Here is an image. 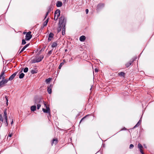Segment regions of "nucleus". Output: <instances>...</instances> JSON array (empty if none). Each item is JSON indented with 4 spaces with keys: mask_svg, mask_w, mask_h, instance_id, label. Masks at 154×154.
Here are the masks:
<instances>
[{
    "mask_svg": "<svg viewBox=\"0 0 154 154\" xmlns=\"http://www.w3.org/2000/svg\"><path fill=\"white\" fill-rule=\"evenodd\" d=\"M66 19L64 16L62 15L61 17L59 18V25H60V28H62V26H64V25L66 24Z\"/></svg>",
    "mask_w": 154,
    "mask_h": 154,
    "instance_id": "obj_1",
    "label": "nucleus"
},
{
    "mask_svg": "<svg viewBox=\"0 0 154 154\" xmlns=\"http://www.w3.org/2000/svg\"><path fill=\"white\" fill-rule=\"evenodd\" d=\"M44 104L45 106V107L46 108V109L44 108H43L42 109V111L44 113H48L49 116L51 117V115L50 113V110L49 107V106H47L44 102Z\"/></svg>",
    "mask_w": 154,
    "mask_h": 154,
    "instance_id": "obj_2",
    "label": "nucleus"
},
{
    "mask_svg": "<svg viewBox=\"0 0 154 154\" xmlns=\"http://www.w3.org/2000/svg\"><path fill=\"white\" fill-rule=\"evenodd\" d=\"M43 102V100L40 98L35 97L34 99V103L35 104H41Z\"/></svg>",
    "mask_w": 154,
    "mask_h": 154,
    "instance_id": "obj_3",
    "label": "nucleus"
},
{
    "mask_svg": "<svg viewBox=\"0 0 154 154\" xmlns=\"http://www.w3.org/2000/svg\"><path fill=\"white\" fill-rule=\"evenodd\" d=\"M60 11L59 9H57L55 12L54 13V20H57L58 19L59 16H60Z\"/></svg>",
    "mask_w": 154,
    "mask_h": 154,
    "instance_id": "obj_4",
    "label": "nucleus"
},
{
    "mask_svg": "<svg viewBox=\"0 0 154 154\" xmlns=\"http://www.w3.org/2000/svg\"><path fill=\"white\" fill-rule=\"evenodd\" d=\"M44 56L43 55L40 56L39 57L36 58L33 60V63L39 62L41 61L43 58Z\"/></svg>",
    "mask_w": 154,
    "mask_h": 154,
    "instance_id": "obj_5",
    "label": "nucleus"
},
{
    "mask_svg": "<svg viewBox=\"0 0 154 154\" xmlns=\"http://www.w3.org/2000/svg\"><path fill=\"white\" fill-rule=\"evenodd\" d=\"M31 33V31H29L26 33L25 36V40L29 41L32 38V35Z\"/></svg>",
    "mask_w": 154,
    "mask_h": 154,
    "instance_id": "obj_6",
    "label": "nucleus"
},
{
    "mask_svg": "<svg viewBox=\"0 0 154 154\" xmlns=\"http://www.w3.org/2000/svg\"><path fill=\"white\" fill-rule=\"evenodd\" d=\"M104 6L103 4L100 3L97 6V10L98 11L100 9L103 8Z\"/></svg>",
    "mask_w": 154,
    "mask_h": 154,
    "instance_id": "obj_7",
    "label": "nucleus"
},
{
    "mask_svg": "<svg viewBox=\"0 0 154 154\" xmlns=\"http://www.w3.org/2000/svg\"><path fill=\"white\" fill-rule=\"evenodd\" d=\"M17 72H16L13 73L12 75H11L9 78L8 79L9 80H12L15 77V76L17 75Z\"/></svg>",
    "mask_w": 154,
    "mask_h": 154,
    "instance_id": "obj_8",
    "label": "nucleus"
},
{
    "mask_svg": "<svg viewBox=\"0 0 154 154\" xmlns=\"http://www.w3.org/2000/svg\"><path fill=\"white\" fill-rule=\"evenodd\" d=\"M134 61V59H132L131 60H130L129 62L125 64V66L126 67H128L129 66H130L132 63Z\"/></svg>",
    "mask_w": 154,
    "mask_h": 154,
    "instance_id": "obj_9",
    "label": "nucleus"
},
{
    "mask_svg": "<svg viewBox=\"0 0 154 154\" xmlns=\"http://www.w3.org/2000/svg\"><path fill=\"white\" fill-rule=\"evenodd\" d=\"M54 35L53 33L51 32L50 33L48 36V42H50L51 41V38H52L53 37Z\"/></svg>",
    "mask_w": 154,
    "mask_h": 154,
    "instance_id": "obj_10",
    "label": "nucleus"
},
{
    "mask_svg": "<svg viewBox=\"0 0 154 154\" xmlns=\"http://www.w3.org/2000/svg\"><path fill=\"white\" fill-rule=\"evenodd\" d=\"M62 5V3L60 1H57L56 3V6L57 7H61Z\"/></svg>",
    "mask_w": 154,
    "mask_h": 154,
    "instance_id": "obj_11",
    "label": "nucleus"
},
{
    "mask_svg": "<svg viewBox=\"0 0 154 154\" xmlns=\"http://www.w3.org/2000/svg\"><path fill=\"white\" fill-rule=\"evenodd\" d=\"M65 26L64 25V26H62V35H64L65 34Z\"/></svg>",
    "mask_w": 154,
    "mask_h": 154,
    "instance_id": "obj_12",
    "label": "nucleus"
},
{
    "mask_svg": "<svg viewBox=\"0 0 154 154\" xmlns=\"http://www.w3.org/2000/svg\"><path fill=\"white\" fill-rule=\"evenodd\" d=\"M3 117L5 119L7 118V109H5L4 112Z\"/></svg>",
    "mask_w": 154,
    "mask_h": 154,
    "instance_id": "obj_13",
    "label": "nucleus"
},
{
    "mask_svg": "<svg viewBox=\"0 0 154 154\" xmlns=\"http://www.w3.org/2000/svg\"><path fill=\"white\" fill-rule=\"evenodd\" d=\"M51 85H50V86L48 87L47 91L49 94H51V93L52 91L51 88Z\"/></svg>",
    "mask_w": 154,
    "mask_h": 154,
    "instance_id": "obj_14",
    "label": "nucleus"
},
{
    "mask_svg": "<svg viewBox=\"0 0 154 154\" xmlns=\"http://www.w3.org/2000/svg\"><path fill=\"white\" fill-rule=\"evenodd\" d=\"M85 39V37L84 35L81 36L79 38V40L81 42H83Z\"/></svg>",
    "mask_w": 154,
    "mask_h": 154,
    "instance_id": "obj_15",
    "label": "nucleus"
},
{
    "mask_svg": "<svg viewBox=\"0 0 154 154\" xmlns=\"http://www.w3.org/2000/svg\"><path fill=\"white\" fill-rule=\"evenodd\" d=\"M5 70H4V71L3 70L1 74L0 75V79H1L3 77H5V75H4V74H5Z\"/></svg>",
    "mask_w": 154,
    "mask_h": 154,
    "instance_id": "obj_16",
    "label": "nucleus"
},
{
    "mask_svg": "<svg viewBox=\"0 0 154 154\" xmlns=\"http://www.w3.org/2000/svg\"><path fill=\"white\" fill-rule=\"evenodd\" d=\"M65 62H66L65 60H63V62L62 63H60V65L59 66L58 68L59 69H60L61 68L62 66L64 64V63Z\"/></svg>",
    "mask_w": 154,
    "mask_h": 154,
    "instance_id": "obj_17",
    "label": "nucleus"
},
{
    "mask_svg": "<svg viewBox=\"0 0 154 154\" xmlns=\"http://www.w3.org/2000/svg\"><path fill=\"white\" fill-rule=\"evenodd\" d=\"M36 107L35 105L32 106L31 107V110L34 111L36 110Z\"/></svg>",
    "mask_w": 154,
    "mask_h": 154,
    "instance_id": "obj_18",
    "label": "nucleus"
},
{
    "mask_svg": "<svg viewBox=\"0 0 154 154\" xmlns=\"http://www.w3.org/2000/svg\"><path fill=\"white\" fill-rule=\"evenodd\" d=\"M57 143V139H54L53 140L52 142L51 143L52 145H53V144H54V145H56Z\"/></svg>",
    "mask_w": 154,
    "mask_h": 154,
    "instance_id": "obj_19",
    "label": "nucleus"
},
{
    "mask_svg": "<svg viewBox=\"0 0 154 154\" xmlns=\"http://www.w3.org/2000/svg\"><path fill=\"white\" fill-rule=\"evenodd\" d=\"M57 43L56 42H54L52 43L51 46L52 48H54L56 47L57 46Z\"/></svg>",
    "mask_w": 154,
    "mask_h": 154,
    "instance_id": "obj_20",
    "label": "nucleus"
},
{
    "mask_svg": "<svg viewBox=\"0 0 154 154\" xmlns=\"http://www.w3.org/2000/svg\"><path fill=\"white\" fill-rule=\"evenodd\" d=\"M119 75L121 76L124 77L125 73L123 72H121L118 73Z\"/></svg>",
    "mask_w": 154,
    "mask_h": 154,
    "instance_id": "obj_21",
    "label": "nucleus"
},
{
    "mask_svg": "<svg viewBox=\"0 0 154 154\" xmlns=\"http://www.w3.org/2000/svg\"><path fill=\"white\" fill-rule=\"evenodd\" d=\"M5 77H3L2 78V81H3V82H4V83L5 84L8 82V80H7V79H5Z\"/></svg>",
    "mask_w": 154,
    "mask_h": 154,
    "instance_id": "obj_22",
    "label": "nucleus"
},
{
    "mask_svg": "<svg viewBox=\"0 0 154 154\" xmlns=\"http://www.w3.org/2000/svg\"><path fill=\"white\" fill-rule=\"evenodd\" d=\"M24 75L25 74L23 73H21L19 75V78L20 79H23L24 77Z\"/></svg>",
    "mask_w": 154,
    "mask_h": 154,
    "instance_id": "obj_23",
    "label": "nucleus"
},
{
    "mask_svg": "<svg viewBox=\"0 0 154 154\" xmlns=\"http://www.w3.org/2000/svg\"><path fill=\"white\" fill-rule=\"evenodd\" d=\"M37 72V71L36 70H32L31 71V73L32 74L36 73Z\"/></svg>",
    "mask_w": 154,
    "mask_h": 154,
    "instance_id": "obj_24",
    "label": "nucleus"
},
{
    "mask_svg": "<svg viewBox=\"0 0 154 154\" xmlns=\"http://www.w3.org/2000/svg\"><path fill=\"white\" fill-rule=\"evenodd\" d=\"M51 79L50 78H49L46 79L45 80L46 83L48 84V83L51 81Z\"/></svg>",
    "mask_w": 154,
    "mask_h": 154,
    "instance_id": "obj_25",
    "label": "nucleus"
},
{
    "mask_svg": "<svg viewBox=\"0 0 154 154\" xmlns=\"http://www.w3.org/2000/svg\"><path fill=\"white\" fill-rule=\"evenodd\" d=\"M28 70V68L27 67H25L24 70H23V72H27Z\"/></svg>",
    "mask_w": 154,
    "mask_h": 154,
    "instance_id": "obj_26",
    "label": "nucleus"
},
{
    "mask_svg": "<svg viewBox=\"0 0 154 154\" xmlns=\"http://www.w3.org/2000/svg\"><path fill=\"white\" fill-rule=\"evenodd\" d=\"M138 147L140 149H141L142 148H143L142 146L141 145V144L140 143L138 144Z\"/></svg>",
    "mask_w": 154,
    "mask_h": 154,
    "instance_id": "obj_27",
    "label": "nucleus"
},
{
    "mask_svg": "<svg viewBox=\"0 0 154 154\" xmlns=\"http://www.w3.org/2000/svg\"><path fill=\"white\" fill-rule=\"evenodd\" d=\"M3 81L2 80L1 81H0V87H2V85L5 84Z\"/></svg>",
    "mask_w": 154,
    "mask_h": 154,
    "instance_id": "obj_28",
    "label": "nucleus"
},
{
    "mask_svg": "<svg viewBox=\"0 0 154 154\" xmlns=\"http://www.w3.org/2000/svg\"><path fill=\"white\" fill-rule=\"evenodd\" d=\"M0 121L2 122L3 121V119L2 115L0 114Z\"/></svg>",
    "mask_w": 154,
    "mask_h": 154,
    "instance_id": "obj_29",
    "label": "nucleus"
},
{
    "mask_svg": "<svg viewBox=\"0 0 154 154\" xmlns=\"http://www.w3.org/2000/svg\"><path fill=\"white\" fill-rule=\"evenodd\" d=\"M52 51L53 49L48 51L47 54H48V56L50 55L52 53Z\"/></svg>",
    "mask_w": 154,
    "mask_h": 154,
    "instance_id": "obj_30",
    "label": "nucleus"
},
{
    "mask_svg": "<svg viewBox=\"0 0 154 154\" xmlns=\"http://www.w3.org/2000/svg\"><path fill=\"white\" fill-rule=\"evenodd\" d=\"M26 42L24 39H23L22 40V44L23 45H25L26 44Z\"/></svg>",
    "mask_w": 154,
    "mask_h": 154,
    "instance_id": "obj_31",
    "label": "nucleus"
},
{
    "mask_svg": "<svg viewBox=\"0 0 154 154\" xmlns=\"http://www.w3.org/2000/svg\"><path fill=\"white\" fill-rule=\"evenodd\" d=\"M37 105V109H38L40 107H41V104H38Z\"/></svg>",
    "mask_w": 154,
    "mask_h": 154,
    "instance_id": "obj_32",
    "label": "nucleus"
},
{
    "mask_svg": "<svg viewBox=\"0 0 154 154\" xmlns=\"http://www.w3.org/2000/svg\"><path fill=\"white\" fill-rule=\"evenodd\" d=\"M140 125V124H139V122H137L136 125L133 128H134L136 127H138Z\"/></svg>",
    "mask_w": 154,
    "mask_h": 154,
    "instance_id": "obj_33",
    "label": "nucleus"
},
{
    "mask_svg": "<svg viewBox=\"0 0 154 154\" xmlns=\"http://www.w3.org/2000/svg\"><path fill=\"white\" fill-rule=\"evenodd\" d=\"M88 115H87L85 116V117H83L82 118L80 122V123H81V122H82L83 120L84 119L86 118V117Z\"/></svg>",
    "mask_w": 154,
    "mask_h": 154,
    "instance_id": "obj_34",
    "label": "nucleus"
},
{
    "mask_svg": "<svg viewBox=\"0 0 154 154\" xmlns=\"http://www.w3.org/2000/svg\"><path fill=\"white\" fill-rule=\"evenodd\" d=\"M134 147V145L132 144H131L130 145L129 148L132 149V148H133Z\"/></svg>",
    "mask_w": 154,
    "mask_h": 154,
    "instance_id": "obj_35",
    "label": "nucleus"
},
{
    "mask_svg": "<svg viewBox=\"0 0 154 154\" xmlns=\"http://www.w3.org/2000/svg\"><path fill=\"white\" fill-rule=\"evenodd\" d=\"M48 23L45 21L44 23L43 26H46L47 25Z\"/></svg>",
    "mask_w": 154,
    "mask_h": 154,
    "instance_id": "obj_36",
    "label": "nucleus"
},
{
    "mask_svg": "<svg viewBox=\"0 0 154 154\" xmlns=\"http://www.w3.org/2000/svg\"><path fill=\"white\" fill-rule=\"evenodd\" d=\"M5 98L6 100L7 101V104L8 105V97L7 96H5Z\"/></svg>",
    "mask_w": 154,
    "mask_h": 154,
    "instance_id": "obj_37",
    "label": "nucleus"
},
{
    "mask_svg": "<svg viewBox=\"0 0 154 154\" xmlns=\"http://www.w3.org/2000/svg\"><path fill=\"white\" fill-rule=\"evenodd\" d=\"M29 45V44H26V45H25L24 47L26 48H27Z\"/></svg>",
    "mask_w": 154,
    "mask_h": 154,
    "instance_id": "obj_38",
    "label": "nucleus"
},
{
    "mask_svg": "<svg viewBox=\"0 0 154 154\" xmlns=\"http://www.w3.org/2000/svg\"><path fill=\"white\" fill-rule=\"evenodd\" d=\"M98 70L97 68H96L95 69H94V72H98Z\"/></svg>",
    "mask_w": 154,
    "mask_h": 154,
    "instance_id": "obj_39",
    "label": "nucleus"
},
{
    "mask_svg": "<svg viewBox=\"0 0 154 154\" xmlns=\"http://www.w3.org/2000/svg\"><path fill=\"white\" fill-rule=\"evenodd\" d=\"M49 13V11H48L46 13V15H45V18L47 16V15H48V13Z\"/></svg>",
    "mask_w": 154,
    "mask_h": 154,
    "instance_id": "obj_40",
    "label": "nucleus"
},
{
    "mask_svg": "<svg viewBox=\"0 0 154 154\" xmlns=\"http://www.w3.org/2000/svg\"><path fill=\"white\" fill-rule=\"evenodd\" d=\"M140 151L142 154H144L142 149H140Z\"/></svg>",
    "mask_w": 154,
    "mask_h": 154,
    "instance_id": "obj_41",
    "label": "nucleus"
},
{
    "mask_svg": "<svg viewBox=\"0 0 154 154\" xmlns=\"http://www.w3.org/2000/svg\"><path fill=\"white\" fill-rule=\"evenodd\" d=\"M59 28H60V29H58V32H60L61 31V29H62V28H60V25H59Z\"/></svg>",
    "mask_w": 154,
    "mask_h": 154,
    "instance_id": "obj_42",
    "label": "nucleus"
},
{
    "mask_svg": "<svg viewBox=\"0 0 154 154\" xmlns=\"http://www.w3.org/2000/svg\"><path fill=\"white\" fill-rule=\"evenodd\" d=\"M141 117L140 118V120H139L138 122H139V124H140L141 122Z\"/></svg>",
    "mask_w": 154,
    "mask_h": 154,
    "instance_id": "obj_43",
    "label": "nucleus"
},
{
    "mask_svg": "<svg viewBox=\"0 0 154 154\" xmlns=\"http://www.w3.org/2000/svg\"><path fill=\"white\" fill-rule=\"evenodd\" d=\"M85 12L86 14H88V9H87L85 10Z\"/></svg>",
    "mask_w": 154,
    "mask_h": 154,
    "instance_id": "obj_44",
    "label": "nucleus"
},
{
    "mask_svg": "<svg viewBox=\"0 0 154 154\" xmlns=\"http://www.w3.org/2000/svg\"><path fill=\"white\" fill-rule=\"evenodd\" d=\"M12 134H9V135H8V136L10 137H12Z\"/></svg>",
    "mask_w": 154,
    "mask_h": 154,
    "instance_id": "obj_45",
    "label": "nucleus"
},
{
    "mask_svg": "<svg viewBox=\"0 0 154 154\" xmlns=\"http://www.w3.org/2000/svg\"><path fill=\"white\" fill-rule=\"evenodd\" d=\"M5 125L6 126H8V122H5Z\"/></svg>",
    "mask_w": 154,
    "mask_h": 154,
    "instance_id": "obj_46",
    "label": "nucleus"
},
{
    "mask_svg": "<svg viewBox=\"0 0 154 154\" xmlns=\"http://www.w3.org/2000/svg\"><path fill=\"white\" fill-rule=\"evenodd\" d=\"M23 51L22 50H21L20 51V52H19V54H20Z\"/></svg>",
    "mask_w": 154,
    "mask_h": 154,
    "instance_id": "obj_47",
    "label": "nucleus"
},
{
    "mask_svg": "<svg viewBox=\"0 0 154 154\" xmlns=\"http://www.w3.org/2000/svg\"><path fill=\"white\" fill-rule=\"evenodd\" d=\"M25 49H26V48H25L24 47L22 49V50L23 51H24V50Z\"/></svg>",
    "mask_w": 154,
    "mask_h": 154,
    "instance_id": "obj_48",
    "label": "nucleus"
},
{
    "mask_svg": "<svg viewBox=\"0 0 154 154\" xmlns=\"http://www.w3.org/2000/svg\"><path fill=\"white\" fill-rule=\"evenodd\" d=\"M5 119V122H8L7 118H6V119Z\"/></svg>",
    "mask_w": 154,
    "mask_h": 154,
    "instance_id": "obj_49",
    "label": "nucleus"
},
{
    "mask_svg": "<svg viewBox=\"0 0 154 154\" xmlns=\"http://www.w3.org/2000/svg\"><path fill=\"white\" fill-rule=\"evenodd\" d=\"M48 18L47 19V20L45 21L46 22H47V23H48Z\"/></svg>",
    "mask_w": 154,
    "mask_h": 154,
    "instance_id": "obj_50",
    "label": "nucleus"
},
{
    "mask_svg": "<svg viewBox=\"0 0 154 154\" xmlns=\"http://www.w3.org/2000/svg\"><path fill=\"white\" fill-rule=\"evenodd\" d=\"M13 123V119H12V121L11 122V124L12 125Z\"/></svg>",
    "mask_w": 154,
    "mask_h": 154,
    "instance_id": "obj_51",
    "label": "nucleus"
},
{
    "mask_svg": "<svg viewBox=\"0 0 154 154\" xmlns=\"http://www.w3.org/2000/svg\"><path fill=\"white\" fill-rule=\"evenodd\" d=\"M27 33H26V32H23V34H26Z\"/></svg>",
    "mask_w": 154,
    "mask_h": 154,
    "instance_id": "obj_52",
    "label": "nucleus"
},
{
    "mask_svg": "<svg viewBox=\"0 0 154 154\" xmlns=\"http://www.w3.org/2000/svg\"><path fill=\"white\" fill-rule=\"evenodd\" d=\"M44 51V49H42L40 51Z\"/></svg>",
    "mask_w": 154,
    "mask_h": 154,
    "instance_id": "obj_53",
    "label": "nucleus"
},
{
    "mask_svg": "<svg viewBox=\"0 0 154 154\" xmlns=\"http://www.w3.org/2000/svg\"><path fill=\"white\" fill-rule=\"evenodd\" d=\"M51 11V9H49L48 11H49V12Z\"/></svg>",
    "mask_w": 154,
    "mask_h": 154,
    "instance_id": "obj_54",
    "label": "nucleus"
},
{
    "mask_svg": "<svg viewBox=\"0 0 154 154\" xmlns=\"http://www.w3.org/2000/svg\"><path fill=\"white\" fill-rule=\"evenodd\" d=\"M66 51H67V50L66 49L65 50V52H66Z\"/></svg>",
    "mask_w": 154,
    "mask_h": 154,
    "instance_id": "obj_55",
    "label": "nucleus"
}]
</instances>
